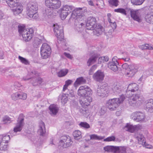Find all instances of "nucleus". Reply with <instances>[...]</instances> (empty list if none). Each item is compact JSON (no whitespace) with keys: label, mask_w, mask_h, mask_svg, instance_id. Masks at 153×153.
Here are the masks:
<instances>
[{"label":"nucleus","mask_w":153,"mask_h":153,"mask_svg":"<svg viewBox=\"0 0 153 153\" xmlns=\"http://www.w3.org/2000/svg\"><path fill=\"white\" fill-rule=\"evenodd\" d=\"M104 77L103 72L100 70L97 71L93 76L94 79L97 82H101L103 80Z\"/></svg>","instance_id":"nucleus-21"},{"label":"nucleus","mask_w":153,"mask_h":153,"mask_svg":"<svg viewBox=\"0 0 153 153\" xmlns=\"http://www.w3.org/2000/svg\"><path fill=\"white\" fill-rule=\"evenodd\" d=\"M38 133L41 136H44L46 133L45 125L42 121H41L39 123V129L38 130Z\"/></svg>","instance_id":"nucleus-29"},{"label":"nucleus","mask_w":153,"mask_h":153,"mask_svg":"<svg viewBox=\"0 0 153 153\" xmlns=\"http://www.w3.org/2000/svg\"><path fill=\"white\" fill-rule=\"evenodd\" d=\"M68 72L67 69H64L60 70L57 73L58 76L59 77H62L66 75Z\"/></svg>","instance_id":"nucleus-41"},{"label":"nucleus","mask_w":153,"mask_h":153,"mask_svg":"<svg viewBox=\"0 0 153 153\" xmlns=\"http://www.w3.org/2000/svg\"><path fill=\"white\" fill-rule=\"evenodd\" d=\"M24 116L23 114H20L17 120V123L16 126L14 128L13 131L14 132L20 131L22 129L24 125Z\"/></svg>","instance_id":"nucleus-12"},{"label":"nucleus","mask_w":153,"mask_h":153,"mask_svg":"<svg viewBox=\"0 0 153 153\" xmlns=\"http://www.w3.org/2000/svg\"><path fill=\"white\" fill-rule=\"evenodd\" d=\"M136 138L138 140V143L139 144H142V145H145L146 148H150L151 146L149 145H147L146 143L145 138L143 136L142 134H139L136 137Z\"/></svg>","instance_id":"nucleus-26"},{"label":"nucleus","mask_w":153,"mask_h":153,"mask_svg":"<svg viewBox=\"0 0 153 153\" xmlns=\"http://www.w3.org/2000/svg\"><path fill=\"white\" fill-rule=\"evenodd\" d=\"M10 140V137L9 135L3 134L0 135V143H7Z\"/></svg>","instance_id":"nucleus-32"},{"label":"nucleus","mask_w":153,"mask_h":153,"mask_svg":"<svg viewBox=\"0 0 153 153\" xmlns=\"http://www.w3.org/2000/svg\"><path fill=\"white\" fill-rule=\"evenodd\" d=\"M92 91L91 89L87 86H81L78 90V94L81 98L91 95Z\"/></svg>","instance_id":"nucleus-6"},{"label":"nucleus","mask_w":153,"mask_h":153,"mask_svg":"<svg viewBox=\"0 0 153 153\" xmlns=\"http://www.w3.org/2000/svg\"><path fill=\"white\" fill-rule=\"evenodd\" d=\"M45 3L48 7L53 9H58L61 5L60 0H45Z\"/></svg>","instance_id":"nucleus-11"},{"label":"nucleus","mask_w":153,"mask_h":153,"mask_svg":"<svg viewBox=\"0 0 153 153\" xmlns=\"http://www.w3.org/2000/svg\"><path fill=\"white\" fill-rule=\"evenodd\" d=\"M142 46L143 49L153 50V47L148 44L143 45Z\"/></svg>","instance_id":"nucleus-56"},{"label":"nucleus","mask_w":153,"mask_h":153,"mask_svg":"<svg viewBox=\"0 0 153 153\" xmlns=\"http://www.w3.org/2000/svg\"><path fill=\"white\" fill-rule=\"evenodd\" d=\"M38 5L36 2H29L26 8V13L28 16H32L33 13L36 12L38 10Z\"/></svg>","instance_id":"nucleus-9"},{"label":"nucleus","mask_w":153,"mask_h":153,"mask_svg":"<svg viewBox=\"0 0 153 153\" xmlns=\"http://www.w3.org/2000/svg\"><path fill=\"white\" fill-rule=\"evenodd\" d=\"M124 95H122L119 98H115L109 100L106 105L111 111H114L122 103L125 99Z\"/></svg>","instance_id":"nucleus-3"},{"label":"nucleus","mask_w":153,"mask_h":153,"mask_svg":"<svg viewBox=\"0 0 153 153\" xmlns=\"http://www.w3.org/2000/svg\"><path fill=\"white\" fill-rule=\"evenodd\" d=\"M49 108L50 110L49 113L52 116L56 115L58 112L59 108L56 105H51Z\"/></svg>","instance_id":"nucleus-30"},{"label":"nucleus","mask_w":153,"mask_h":153,"mask_svg":"<svg viewBox=\"0 0 153 153\" xmlns=\"http://www.w3.org/2000/svg\"><path fill=\"white\" fill-rule=\"evenodd\" d=\"M96 22V19L95 17L89 16L88 17L86 24V29L93 30L95 28Z\"/></svg>","instance_id":"nucleus-17"},{"label":"nucleus","mask_w":153,"mask_h":153,"mask_svg":"<svg viewBox=\"0 0 153 153\" xmlns=\"http://www.w3.org/2000/svg\"><path fill=\"white\" fill-rule=\"evenodd\" d=\"M19 93H16L11 95V97L13 100H16L19 99Z\"/></svg>","instance_id":"nucleus-54"},{"label":"nucleus","mask_w":153,"mask_h":153,"mask_svg":"<svg viewBox=\"0 0 153 153\" xmlns=\"http://www.w3.org/2000/svg\"><path fill=\"white\" fill-rule=\"evenodd\" d=\"M86 82V80L85 79L82 77H81L76 79L74 83V86L75 87H76L81 84L85 83Z\"/></svg>","instance_id":"nucleus-33"},{"label":"nucleus","mask_w":153,"mask_h":153,"mask_svg":"<svg viewBox=\"0 0 153 153\" xmlns=\"http://www.w3.org/2000/svg\"><path fill=\"white\" fill-rule=\"evenodd\" d=\"M131 118L135 121L139 122L143 121L145 119V116L144 113L140 111H137L131 114Z\"/></svg>","instance_id":"nucleus-15"},{"label":"nucleus","mask_w":153,"mask_h":153,"mask_svg":"<svg viewBox=\"0 0 153 153\" xmlns=\"http://www.w3.org/2000/svg\"><path fill=\"white\" fill-rule=\"evenodd\" d=\"M90 139L91 140H101L104 138V137L98 136L96 134H93L90 136Z\"/></svg>","instance_id":"nucleus-48"},{"label":"nucleus","mask_w":153,"mask_h":153,"mask_svg":"<svg viewBox=\"0 0 153 153\" xmlns=\"http://www.w3.org/2000/svg\"><path fill=\"white\" fill-rule=\"evenodd\" d=\"M145 0H131V2L134 5H140L143 4Z\"/></svg>","instance_id":"nucleus-45"},{"label":"nucleus","mask_w":153,"mask_h":153,"mask_svg":"<svg viewBox=\"0 0 153 153\" xmlns=\"http://www.w3.org/2000/svg\"><path fill=\"white\" fill-rule=\"evenodd\" d=\"M40 52L41 56L43 58H48L51 53L50 46L46 43L43 44L41 48Z\"/></svg>","instance_id":"nucleus-10"},{"label":"nucleus","mask_w":153,"mask_h":153,"mask_svg":"<svg viewBox=\"0 0 153 153\" xmlns=\"http://www.w3.org/2000/svg\"><path fill=\"white\" fill-rule=\"evenodd\" d=\"M72 143V141L69 136L64 135L61 137L59 142V146L66 148L70 146Z\"/></svg>","instance_id":"nucleus-8"},{"label":"nucleus","mask_w":153,"mask_h":153,"mask_svg":"<svg viewBox=\"0 0 153 153\" xmlns=\"http://www.w3.org/2000/svg\"><path fill=\"white\" fill-rule=\"evenodd\" d=\"M139 89L138 86L135 83H132L129 84L127 89V94H128V93L131 91L132 92H134L135 91H137Z\"/></svg>","instance_id":"nucleus-28"},{"label":"nucleus","mask_w":153,"mask_h":153,"mask_svg":"<svg viewBox=\"0 0 153 153\" xmlns=\"http://www.w3.org/2000/svg\"><path fill=\"white\" fill-rule=\"evenodd\" d=\"M97 94L99 96L102 97H107L109 93V87L107 83H103L100 87L97 88Z\"/></svg>","instance_id":"nucleus-5"},{"label":"nucleus","mask_w":153,"mask_h":153,"mask_svg":"<svg viewBox=\"0 0 153 153\" xmlns=\"http://www.w3.org/2000/svg\"><path fill=\"white\" fill-rule=\"evenodd\" d=\"M129 66L127 63H124L122 65V68L126 70L129 68Z\"/></svg>","instance_id":"nucleus-63"},{"label":"nucleus","mask_w":153,"mask_h":153,"mask_svg":"<svg viewBox=\"0 0 153 153\" xmlns=\"http://www.w3.org/2000/svg\"><path fill=\"white\" fill-rule=\"evenodd\" d=\"M93 32L94 34L97 35V36L101 34L104 30V28L100 24H96L95 27V28Z\"/></svg>","instance_id":"nucleus-25"},{"label":"nucleus","mask_w":153,"mask_h":153,"mask_svg":"<svg viewBox=\"0 0 153 153\" xmlns=\"http://www.w3.org/2000/svg\"><path fill=\"white\" fill-rule=\"evenodd\" d=\"M19 34L22 36L26 42L30 41L33 36L34 31L32 28H26L25 26L21 25L18 26Z\"/></svg>","instance_id":"nucleus-1"},{"label":"nucleus","mask_w":153,"mask_h":153,"mask_svg":"<svg viewBox=\"0 0 153 153\" xmlns=\"http://www.w3.org/2000/svg\"><path fill=\"white\" fill-rule=\"evenodd\" d=\"M106 110L107 109L106 107L104 106H102L100 109L98 114L100 116L103 115L105 113Z\"/></svg>","instance_id":"nucleus-46"},{"label":"nucleus","mask_w":153,"mask_h":153,"mask_svg":"<svg viewBox=\"0 0 153 153\" xmlns=\"http://www.w3.org/2000/svg\"><path fill=\"white\" fill-rule=\"evenodd\" d=\"M53 30L58 39L59 41L62 40L64 37L62 27L55 24L53 25Z\"/></svg>","instance_id":"nucleus-16"},{"label":"nucleus","mask_w":153,"mask_h":153,"mask_svg":"<svg viewBox=\"0 0 153 153\" xmlns=\"http://www.w3.org/2000/svg\"><path fill=\"white\" fill-rule=\"evenodd\" d=\"M74 8L73 6L68 5H65L63 6L61 10L64 11L65 12H68L70 13Z\"/></svg>","instance_id":"nucleus-37"},{"label":"nucleus","mask_w":153,"mask_h":153,"mask_svg":"<svg viewBox=\"0 0 153 153\" xmlns=\"http://www.w3.org/2000/svg\"><path fill=\"white\" fill-rule=\"evenodd\" d=\"M143 99L140 97L139 94H136L129 98V103L130 105L133 106H139L142 103Z\"/></svg>","instance_id":"nucleus-7"},{"label":"nucleus","mask_w":153,"mask_h":153,"mask_svg":"<svg viewBox=\"0 0 153 153\" xmlns=\"http://www.w3.org/2000/svg\"><path fill=\"white\" fill-rule=\"evenodd\" d=\"M145 18L146 21L147 22L153 24V14L146 15Z\"/></svg>","instance_id":"nucleus-36"},{"label":"nucleus","mask_w":153,"mask_h":153,"mask_svg":"<svg viewBox=\"0 0 153 153\" xmlns=\"http://www.w3.org/2000/svg\"><path fill=\"white\" fill-rule=\"evenodd\" d=\"M109 4L112 6L117 7L118 5V0H109Z\"/></svg>","instance_id":"nucleus-53"},{"label":"nucleus","mask_w":153,"mask_h":153,"mask_svg":"<svg viewBox=\"0 0 153 153\" xmlns=\"http://www.w3.org/2000/svg\"><path fill=\"white\" fill-rule=\"evenodd\" d=\"M51 8L46 9L45 10V12L44 13V14L45 16H47L48 17L50 18L51 17L52 14V12Z\"/></svg>","instance_id":"nucleus-42"},{"label":"nucleus","mask_w":153,"mask_h":153,"mask_svg":"<svg viewBox=\"0 0 153 153\" xmlns=\"http://www.w3.org/2000/svg\"><path fill=\"white\" fill-rule=\"evenodd\" d=\"M118 148L115 151L114 153H126V149L124 147L118 146Z\"/></svg>","instance_id":"nucleus-43"},{"label":"nucleus","mask_w":153,"mask_h":153,"mask_svg":"<svg viewBox=\"0 0 153 153\" xmlns=\"http://www.w3.org/2000/svg\"><path fill=\"white\" fill-rule=\"evenodd\" d=\"M68 98L66 93L62 94L61 97V102L63 104H65L67 102Z\"/></svg>","instance_id":"nucleus-44"},{"label":"nucleus","mask_w":153,"mask_h":153,"mask_svg":"<svg viewBox=\"0 0 153 153\" xmlns=\"http://www.w3.org/2000/svg\"><path fill=\"white\" fill-rule=\"evenodd\" d=\"M130 8L126 7L125 9L123 8H119L115 9L114 11L115 12L121 13L123 15L126 16L128 13H129Z\"/></svg>","instance_id":"nucleus-31"},{"label":"nucleus","mask_w":153,"mask_h":153,"mask_svg":"<svg viewBox=\"0 0 153 153\" xmlns=\"http://www.w3.org/2000/svg\"><path fill=\"white\" fill-rule=\"evenodd\" d=\"M121 87L119 85L114 86L112 88L113 92L115 94H117L121 92Z\"/></svg>","instance_id":"nucleus-38"},{"label":"nucleus","mask_w":153,"mask_h":153,"mask_svg":"<svg viewBox=\"0 0 153 153\" xmlns=\"http://www.w3.org/2000/svg\"><path fill=\"white\" fill-rule=\"evenodd\" d=\"M80 128L87 129L90 128L89 124L86 122H81L79 124Z\"/></svg>","instance_id":"nucleus-40"},{"label":"nucleus","mask_w":153,"mask_h":153,"mask_svg":"<svg viewBox=\"0 0 153 153\" xmlns=\"http://www.w3.org/2000/svg\"><path fill=\"white\" fill-rule=\"evenodd\" d=\"M146 110L150 112H153V99L147 100L145 102Z\"/></svg>","instance_id":"nucleus-22"},{"label":"nucleus","mask_w":153,"mask_h":153,"mask_svg":"<svg viewBox=\"0 0 153 153\" xmlns=\"http://www.w3.org/2000/svg\"><path fill=\"white\" fill-rule=\"evenodd\" d=\"M64 54L67 58L70 59H72L73 58V57L69 53H67L66 52H65L64 53Z\"/></svg>","instance_id":"nucleus-61"},{"label":"nucleus","mask_w":153,"mask_h":153,"mask_svg":"<svg viewBox=\"0 0 153 153\" xmlns=\"http://www.w3.org/2000/svg\"><path fill=\"white\" fill-rule=\"evenodd\" d=\"M115 139V137L114 136H112L107 137L104 139V140L105 141H114Z\"/></svg>","instance_id":"nucleus-58"},{"label":"nucleus","mask_w":153,"mask_h":153,"mask_svg":"<svg viewBox=\"0 0 153 153\" xmlns=\"http://www.w3.org/2000/svg\"><path fill=\"white\" fill-rule=\"evenodd\" d=\"M72 82V81L70 79H68L65 82V84L63 86V91L64 92L66 91V90H68V86L71 85Z\"/></svg>","instance_id":"nucleus-47"},{"label":"nucleus","mask_w":153,"mask_h":153,"mask_svg":"<svg viewBox=\"0 0 153 153\" xmlns=\"http://www.w3.org/2000/svg\"><path fill=\"white\" fill-rule=\"evenodd\" d=\"M17 0H6L7 4L11 8L13 14L17 16L21 13L23 10V6Z\"/></svg>","instance_id":"nucleus-2"},{"label":"nucleus","mask_w":153,"mask_h":153,"mask_svg":"<svg viewBox=\"0 0 153 153\" xmlns=\"http://www.w3.org/2000/svg\"><path fill=\"white\" fill-rule=\"evenodd\" d=\"M18 58L20 61L23 64L26 65H28L29 64V62L26 59L20 56H19Z\"/></svg>","instance_id":"nucleus-49"},{"label":"nucleus","mask_w":153,"mask_h":153,"mask_svg":"<svg viewBox=\"0 0 153 153\" xmlns=\"http://www.w3.org/2000/svg\"><path fill=\"white\" fill-rule=\"evenodd\" d=\"M110 25L113 29H115L117 27V25L115 22H111V23L110 24Z\"/></svg>","instance_id":"nucleus-62"},{"label":"nucleus","mask_w":153,"mask_h":153,"mask_svg":"<svg viewBox=\"0 0 153 153\" xmlns=\"http://www.w3.org/2000/svg\"><path fill=\"white\" fill-rule=\"evenodd\" d=\"M69 14L68 12H65L61 10V17L62 20L65 19Z\"/></svg>","instance_id":"nucleus-51"},{"label":"nucleus","mask_w":153,"mask_h":153,"mask_svg":"<svg viewBox=\"0 0 153 153\" xmlns=\"http://www.w3.org/2000/svg\"><path fill=\"white\" fill-rule=\"evenodd\" d=\"M102 56L100 57H98V63H100L101 62H104V61L103 60V58H102Z\"/></svg>","instance_id":"nucleus-64"},{"label":"nucleus","mask_w":153,"mask_h":153,"mask_svg":"<svg viewBox=\"0 0 153 153\" xmlns=\"http://www.w3.org/2000/svg\"><path fill=\"white\" fill-rule=\"evenodd\" d=\"M8 145L7 143H0V150L2 151H6L8 150Z\"/></svg>","instance_id":"nucleus-39"},{"label":"nucleus","mask_w":153,"mask_h":153,"mask_svg":"<svg viewBox=\"0 0 153 153\" xmlns=\"http://www.w3.org/2000/svg\"><path fill=\"white\" fill-rule=\"evenodd\" d=\"M74 25L75 29L78 32L80 33L83 30V26H84V24L82 22V20L75 19Z\"/></svg>","instance_id":"nucleus-23"},{"label":"nucleus","mask_w":153,"mask_h":153,"mask_svg":"<svg viewBox=\"0 0 153 153\" xmlns=\"http://www.w3.org/2000/svg\"><path fill=\"white\" fill-rule=\"evenodd\" d=\"M124 54H125L126 55V56H124V57L122 58V59L124 60L125 62H127L129 61L130 60V58L129 56L126 53H124Z\"/></svg>","instance_id":"nucleus-60"},{"label":"nucleus","mask_w":153,"mask_h":153,"mask_svg":"<svg viewBox=\"0 0 153 153\" xmlns=\"http://www.w3.org/2000/svg\"><path fill=\"white\" fill-rule=\"evenodd\" d=\"M99 56V55L97 53H94L92 54L88 59L87 62V65L89 66L94 63Z\"/></svg>","instance_id":"nucleus-27"},{"label":"nucleus","mask_w":153,"mask_h":153,"mask_svg":"<svg viewBox=\"0 0 153 153\" xmlns=\"http://www.w3.org/2000/svg\"><path fill=\"white\" fill-rule=\"evenodd\" d=\"M138 68L137 65L132 64L129 65V68L126 70L125 74L128 77H132L137 72Z\"/></svg>","instance_id":"nucleus-14"},{"label":"nucleus","mask_w":153,"mask_h":153,"mask_svg":"<svg viewBox=\"0 0 153 153\" xmlns=\"http://www.w3.org/2000/svg\"><path fill=\"white\" fill-rule=\"evenodd\" d=\"M32 16H28L30 18H32L33 19H37L39 17L38 14L37 13V11H36V12L34 13H33L31 15Z\"/></svg>","instance_id":"nucleus-59"},{"label":"nucleus","mask_w":153,"mask_h":153,"mask_svg":"<svg viewBox=\"0 0 153 153\" xmlns=\"http://www.w3.org/2000/svg\"><path fill=\"white\" fill-rule=\"evenodd\" d=\"M119 63L117 56H114L112 59V61L110 62L108 64V67L114 72L117 71L118 69L117 65Z\"/></svg>","instance_id":"nucleus-19"},{"label":"nucleus","mask_w":153,"mask_h":153,"mask_svg":"<svg viewBox=\"0 0 153 153\" xmlns=\"http://www.w3.org/2000/svg\"><path fill=\"white\" fill-rule=\"evenodd\" d=\"M68 91L66 94V95L68 97V99H71V98L74 97V91L72 90L69 91V90H66Z\"/></svg>","instance_id":"nucleus-52"},{"label":"nucleus","mask_w":153,"mask_h":153,"mask_svg":"<svg viewBox=\"0 0 153 153\" xmlns=\"http://www.w3.org/2000/svg\"><path fill=\"white\" fill-rule=\"evenodd\" d=\"M84 107H83L82 108L80 109L79 111L82 115H86V114L88 113V111L87 110V108H85Z\"/></svg>","instance_id":"nucleus-55"},{"label":"nucleus","mask_w":153,"mask_h":153,"mask_svg":"<svg viewBox=\"0 0 153 153\" xmlns=\"http://www.w3.org/2000/svg\"><path fill=\"white\" fill-rule=\"evenodd\" d=\"M90 96L82 98V100L79 101L82 107L87 106L90 105L92 101V98Z\"/></svg>","instance_id":"nucleus-20"},{"label":"nucleus","mask_w":153,"mask_h":153,"mask_svg":"<svg viewBox=\"0 0 153 153\" xmlns=\"http://www.w3.org/2000/svg\"><path fill=\"white\" fill-rule=\"evenodd\" d=\"M82 8H77L74 10L71 15L70 20L79 19L81 17L83 16L84 14L82 11Z\"/></svg>","instance_id":"nucleus-13"},{"label":"nucleus","mask_w":153,"mask_h":153,"mask_svg":"<svg viewBox=\"0 0 153 153\" xmlns=\"http://www.w3.org/2000/svg\"><path fill=\"white\" fill-rule=\"evenodd\" d=\"M141 126L140 125L133 126L128 123L126 124L124 127L125 130L128 131L130 132H133L134 131L137 130L139 129Z\"/></svg>","instance_id":"nucleus-24"},{"label":"nucleus","mask_w":153,"mask_h":153,"mask_svg":"<svg viewBox=\"0 0 153 153\" xmlns=\"http://www.w3.org/2000/svg\"><path fill=\"white\" fill-rule=\"evenodd\" d=\"M38 74L36 71L33 70L30 73L29 77L24 76L23 79L25 81L31 79V82L34 86H36L40 85L42 82V79L39 76Z\"/></svg>","instance_id":"nucleus-4"},{"label":"nucleus","mask_w":153,"mask_h":153,"mask_svg":"<svg viewBox=\"0 0 153 153\" xmlns=\"http://www.w3.org/2000/svg\"><path fill=\"white\" fill-rule=\"evenodd\" d=\"M3 122L4 124L10 123L11 122L10 118L7 116H4L3 118Z\"/></svg>","instance_id":"nucleus-50"},{"label":"nucleus","mask_w":153,"mask_h":153,"mask_svg":"<svg viewBox=\"0 0 153 153\" xmlns=\"http://www.w3.org/2000/svg\"><path fill=\"white\" fill-rule=\"evenodd\" d=\"M74 139L77 140L81 138L82 136L81 132L78 130H75L73 133Z\"/></svg>","instance_id":"nucleus-35"},{"label":"nucleus","mask_w":153,"mask_h":153,"mask_svg":"<svg viewBox=\"0 0 153 153\" xmlns=\"http://www.w3.org/2000/svg\"><path fill=\"white\" fill-rule=\"evenodd\" d=\"M118 146H107L104 147V150L106 152H114L116 149H118Z\"/></svg>","instance_id":"nucleus-34"},{"label":"nucleus","mask_w":153,"mask_h":153,"mask_svg":"<svg viewBox=\"0 0 153 153\" xmlns=\"http://www.w3.org/2000/svg\"><path fill=\"white\" fill-rule=\"evenodd\" d=\"M129 13L134 20L139 22H141V11L140 10H134L130 8Z\"/></svg>","instance_id":"nucleus-18"},{"label":"nucleus","mask_w":153,"mask_h":153,"mask_svg":"<svg viewBox=\"0 0 153 153\" xmlns=\"http://www.w3.org/2000/svg\"><path fill=\"white\" fill-rule=\"evenodd\" d=\"M27 95L26 94L22 93L20 94H19V99H22L23 100H25L26 99Z\"/></svg>","instance_id":"nucleus-57"}]
</instances>
